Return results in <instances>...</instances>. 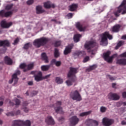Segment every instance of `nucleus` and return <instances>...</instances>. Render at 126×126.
Masks as SVG:
<instances>
[{
  "label": "nucleus",
  "mask_w": 126,
  "mask_h": 126,
  "mask_svg": "<svg viewBox=\"0 0 126 126\" xmlns=\"http://www.w3.org/2000/svg\"><path fill=\"white\" fill-rule=\"evenodd\" d=\"M77 72V69L75 68H70V71L68 73V77H71L72 79L66 81V84L67 86H71L73 83L76 82V77H75V73Z\"/></svg>",
  "instance_id": "obj_1"
},
{
  "label": "nucleus",
  "mask_w": 126,
  "mask_h": 126,
  "mask_svg": "<svg viewBox=\"0 0 126 126\" xmlns=\"http://www.w3.org/2000/svg\"><path fill=\"white\" fill-rule=\"evenodd\" d=\"M107 37L110 40L113 38L112 36L109 34L108 32H105L100 35V44L104 46H106L108 44Z\"/></svg>",
  "instance_id": "obj_2"
},
{
  "label": "nucleus",
  "mask_w": 126,
  "mask_h": 126,
  "mask_svg": "<svg viewBox=\"0 0 126 126\" xmlns=\"http://www.w3.org/2000/svg\"><path fill=\"white\" fill-rule=\"evenodd\" d=\"M96 43L94 40H91L86 42L84 45V47L88 52H91V54L94 55L95 53L96 49L93 50L92 48L96 46Z\"/></svg>",
  "instance_id": "obj_3"
},
{
  "label": "nucleus",
  "mask_w": 126,
  "mask_h": 126,
  "mask_svg": "<svg viewBox=\"0 0 126 126\" xmlns=\"http://www.w3.org/2000/svg\"><path fill=\"white\" fill-rule=\"evenodd\" d=\"M48 39L45 37L36 39L33 42V45L36 47H40L48 42Z\"/></svg>",
  "instance_id": "obj_4"
},
{
  "label": "nucleus",
  "mask_w": 126,
  "mask_h": 126,
  "mask_svg": "<svg viewBox=\"0 0 126 126\" xmlns=\"http://www.w3.org/2000/svg\"><path fill=\"white\" fill-rule=\"evenodd\" d=\"M126 3V0H124L121 5L118 7V10L115 12V15L116 16H119V13L122 12V14L126 13V6L125 4Z\"/></svg>",
  "instance_id": "obj_5"
},
{
  "label": "nucleus",
  "mask_w": 126,
  "mask_h": 126,
  "mask_svg": "<svg viewBox=\"0 0 126 126\" xmlns=\"http://www.w3.org/2000/svg\"><path fill=\"white\" fill-rule=\"evenodd\" d=\"M111 54V52L110 51H107L103 54V58L109 63H112L113 60L114 59V58H116L117 57V54H114L112 56H110V55Z\"/></svg>",
  "instance_id": "obj_6"
},
{
  "label": "nucleus",
  "mask_w": 126,
  "mask_h": 126,
  "mask_svg": "<svg viewBox=\"0 0 126 126\" xmlns=\"http://www.w3.org/2000/svg\"><path fill=\"white\" fill-rule=\"evenodd\" d=\"M70 97L72 99L77 101H80L82 100L80 94H79L78 91L76 90L71 93Z\"/></svg>",
  "instance_id": "obj_7"
},
{
  "label": "nucleus",
  "mask_w": 126,
  "mask_h": 126,
  "mask_svg": "<svg viewBox=\"0 0 126 126\" xmlns=\"http://www.w3.org/2000/svg\"><path fill=\"white\" fill-rule=\"evenodd\" d=\"M114 121L112 119L105 117L102 120V124L104 126H111Z\"/></svg>",
  "instance_id": "obj_8"
},
{
  "label": "nucleus",
  "mask_w": 126,
  "mask_h": 126,
  "mask_svg": "<svg viewBox=\"0 0 126 126\" xmlns=\"http://www.w3.org/2000/svg\"><path fill=\"white\" fill-rule=\"evenodd\" d=\"M87 126H98V123L97 121L93 119H88L85 122Z\"/></svg>",
  "instance_id": "obj_9"
},
{
  "label": "nucleus",
  "mask_w": 126,
  "mask_h": 126,
  "mask_svg": "<svg viewBox=\"0 0 126 126\" xmlns=\"http://www.w3.org/2000/svg\"><path fill=\"white\" fill-rule=\"evenodd\" d=\"M62 105L61 101H57L55 104V107H54V109L56 113H63V108L60 107Z\"/></svg>",
  "instance_id": "obj_10"
},
{
  "label": "nucleus",
  "mask_w": 126,
  "mask_h": 126,
  "mask_svg": "<svg viewBox=\"0 0 126 126\" xmlns=\"http://www.w3.org/2000/svg\"><path fill=\"white\" fill-rule=\"evenodd\" d=\"M120 96L117 94L110 93L108 98L110 100L117 101L120 99Z\"/></svg>",
  "instance_id": "obj_11"
},
{
  "label": "nucleus",
  "mask_w": 126,
  "mask_h": 126,
  "mask_svg": "<svg viewBox=\"0 0 126 126\" xmlns=\"http://www.w3.org/2000/svg\"><path fill=\"white\" fill-rule=\"evenodd\" d=\"M21 74V72L19 70H17L16 73L12 75V79L11 81H9V83H12L13 81H15V83H17L18 81V78L17 75H19Z\"/></svg>",
  "instance_id": "obj_12"
},
{
  "label": "nucleus",
  "mask_w": 126,
  "mask_h": 126,
  "mask_svg": "<svg viewBox=\"0 0 126 126\" xmlns=\"http://www.w3.org/2000/svg\"><path fill=\"white\" fill-rule=\"evenodd\" d=\"M13 14V11H6L5 10H1L0 11V16L2 17H11Z\"/></svg>",
  "instance_id": "obj_13"
},
{
  "label": "nucleus",
  "mask_w": 126,
  "mask_h": 126,
  "mask_svg": "<svg viewBox=\"0 0 126 126\" xmlns=\"http://www.w3.org/2000/svg\"><path fill=\"white\" fill-rule=\"evenodd\" d=\"M24 121L21 120H14L12 122V126H24Z\"/></svg>",
  "instance_id": "obj_14"
},
{
  "label": "nucleus",
  "mask_w": 126,
  "mask_h": 126,
  "mask_svg": "<svg viewBox=\"0 0 126 126\" xmlns=\"http://www.w3.org/2000/svg\"><path fill=\"white\" fill-rule=\"evenodd\" d=\"M34 80L35 81H37V82L43 80V76L42 72H38L37 74L34 76Z\"/></svg>",
  "instance_id": "obj_15"
},
{
  "label": "nucleus",
  "mask_w": 126,
  "mask_h": 126,
  "mask_svg": "<svg viewBox=\"0 0 126 126\" xmlns=\"http://www.w3.org/2000/svg\"><path fill=\"white\" fill-rule=\"evenodd\" d=\"M12 25V22L7 23L5 20L2 21L0 23L1 27L3 28H9Z\"/></svg>",
  "instance_id": "obj_16"
},
{
  "label": "nucleus",
  "mask_w": 126,
  "mask_h": 126,
  "mask_svg": "<svg viewBox=\"0 0 126 126\" xmlns=\"http://www.w3.org/2000/svg\"><path fill=\"white\" fill-rule=\"evenodd\" d=\"M76 27L80 32H84L86 30V27L83 26L81 22H77L76 23Z\"/></svg>",
  "instance_id": "obj_17"
},
{
  "label": "nucleus",
  "mask_w": 126,
  "mask_h": 126,
  "mask_svg": "<svg viewBox=\"0 0 126 126\" xmlns=\"http://www.w3.org/2000/svg\"><path fill=\"white\" fill-rule=\"evenodd\" d=\"M79 121V119L77 118V117L75 116H73L70 119V122L71 123V125L72 126H75L77 125Z\"/></svg>",
  "instance_id": "obj_18"
},
{
  "label": "nucleus",
  "mask_w": 126,
  "mask_h": 126,
  "mask_svg": "<svg viewBox=\"0 0 126 126\" xmlns=\"http://www.w3.org/2000/svg\"><path fill=\"white\" fill-rule=\"evenodd\" d=\"M45 122L48 125L55 124V121L52 116H48L45 119Z\"/></svg>",
  "instance_id": "obj_19"
},
{
  "label": "nucleus",
  "mask_w": 126,
  "mask_h": 126,
  "mask_svg": "<svg viewBox=\"0 0 126 126\" xmlns=\"http://www.w3.org/2000/svg\"><path fill=\"white\" fill-rule=\"evenodd\" d=\"M44 7L45 8H50L51 7L55 8L56 5L52 3L50 1H46L44 3Z\"/></svg>",
  "instance_id": "obj_20"
},
{
  "label": "nucleus",
  "mask_w": 126,
  "mask_h": 126,
  "mask_svg": "<svg viewBox=\"0 0 126 126\" xmlns=\"http://www.w3.org/2000/svg\"><path fill=\"white\" fill-rule=\"evenodd\" d=\"M35 65L34 63L32 62L27 65V68L23 70L24 72L26 71H28V70H31V69H32Z\"/></svg>",
  "instance_id": "obj_21"
},
{
  "label": "nucleus",
  "mask_w": 126,
  "mask_h": 126,
  "mask_svg": "<svg viewBox=\"0 0 126 126\" xmlns=\"http://www.w3.org/2000/svg\"><path fill=\"white\" fill-rule=\"evenodd\" d=\"M14 102H15V105L16 106H19L21 104V101L19 99L17 98H14V99L13 100V102L11 101H9V103L10 105L14 106V103H13Z\"/></svg>",
  "instance_id": "obj_22"
},
{
  "label": "nucleus",
  "mask_w": 126,
  "mask_h": 126,
  "mask_svg": "<svg viewBox=\"0 0 126 126\" xmlns=\"http://www.w3.org/2000/svg\"><path fill=\"white\" fill-rule=\"evenodd\" d=\"M116 63L118 64H122L123 65H126V59H118L116 61Z\"/></svg>",
  "instance_id": "obj_23"
},
{
  "label": "nucleus",
  "mask_w": 126,
  "mask_h": 126,
  "mask_svg": "<svg viewBox=\"0 0 126 126\" xmlns=\"http://www.w3.org/2000/svg\"><path fill=\"white\" fill-rule=\"evenodd\" d=\"M71 49H72V46L69 45L67 46L64 51V54L67 55L70 53V52H71Z\"/></svg>",
  "instance_id": "obj_24"
},
{
  "label": "nucleus",
  "mask_w": 126,
  "mask_h": 126,
  "mask_svg": "<svg viewBox=\"0 0 126 126\" xmlns=\"http://www.w3.org/2000/svg\"><path fill=\"white\" fill-rule=\"evenodd\" d=\"M10 45V42L8 40L0 41V46H9Z\"/></svg>",
  "instance_id": "obj_25"
},
{
  "label": "nucleus",
  "mask_w": 126,
  "mask_h": 126,
  "mask_svg": "<svg viewBox=\"0 0 126 126\" xmlns=\"http://www.w3.org/2000/svg\"><path fill=\"white\" fill-rule=\"evenodd\" d=\"M51 65H43L41 66V69L42 71H48V69H50Z\"/></svg>",
  "instance_id": "obj_26"
},
{
  "label": "nucleus",
  "mask_w": 126,
  "mask_h": 126,
  "mask_svg": "<svg viewBox=\"0 0 126 126\" xmlns=\"http://www.w3.org/2000/svg\"><path fill=\"white\" fill-rule=\"evenodd\" d=\"M4 62L7 64L11 65L12 64V60L8 57H5L4 58Z\"/></svg>",
  "instance_id": "obj_27"
},
{
  "label": "nucleus",
  "mask_w": 126,
  "mask_h": 126,
  "mask_svg": "<svg viewBox=\"0 0 126 126\" xmlns=\"http://www.w3.org/2000/svg\"><path fill=\"white\" fill-rule=\"evenodd\" d=\"M36 13L38 14L43 13L45 10L42 9V6L39 5L36 6Z\"/></svg>",
  "instance_id": "obj_28"
},
{
  "label": "nucleus",
  "mask_w": 126,
  "mask_h": 126,
  "mask_svg": "<svg viewBox=\"0 0 126 126\" xmlns=\"http://www.w3.org/2000/svg\"><path fill=\"white\" fill-rule=\"evenodd\" d=\"M51 63H54L56 66H61L62 62L61 61H57L56 59H53L51 61Z\"/></svg>",
  "instance_id": "obj_29"
},
{
  "label": "nucleus",
  "mask_w": 126,
  "mask_h": 126,
  "mask_svg": "<svg viewBox=\"0 0 126 126\" xmlns=\"http://www.w3.org/2000/svg\"><path fill=\"white\" fill-rule=\"evenodd\" d=\"M41 58L46 63H49V60L48 59V57H47L46 53H42L41 55Z\"/></svg>",
  "instance_id": "obj_30"
},
{
  "label": "nucleus",
  "mask_w": 126,
  "mask_h": 126,
  "mask_svg": "<svg viewBox=\"0 0 126 126\" xmlns=\"http://www.w3.org/2000/svg\"><path fill=\"white\" fill-rule=\"evenodd\" d=\"M120 26L119 25H116L112 28V32H118L120 28Z\"/></svg>",
  "instance_id": "obj_31"
},
{
  "label": "nucleus",
  "mask_w": 126,
  "mask_h": 126,
  "mask_svg": "<svg viewBox=\"0 0 126 126\" xmlns=\"http://www.w3.org/2000/svg\"><path fill=\"white\" fill-rule=\"evenodd\" d=\"M55 82H56L57 84H62V83L63 82V80L60 77H57L55 78Z\"/></svg>",
  "instance_id": "obj_32"
},
{
  "label": "nucleus",
  "mask_w": 126,
  "mask_h": 126,
  "mask_svg": "<svg viewBox=\"0 0 126 126\" xmlns=\"http://www.w3.org/2000/svg\"><path fill=\"white\" fill-rule=\"evenodd\" d=\"M77 8V5L76 4H72L69 6V10L71 11H73Z\"/></svg>",
  "instance_id": "obj_33"
},
{
  "label": "nucleus",
  "mask_w": 126,
  "mask_h": 126,
  "mask_svg": "<svg viewBox=\"0 0 126 126\" xmlns=\"http://www.w3.org/2000/svg\"><path fill=\"white\" fill-rule=\"evenodd\" d=\"M81 37V35L79 34H77L74 36V41L75 42H77L79 41L80 38Z\"/></svg>",
  "instance_id": "obj_34"
},
{
  "label": "nucleus",
  "mask_w": 126,
  "mask_h": 126,
  "mask_svg": "<svg viewBox=\"0 0 126 126\" xmlns=\"http://www.w3.org/2000/svg\"><path fill=\"white\" fill-rule=\"evenodd\" d=\"M91 113V111H89L81 113L79 114V116H80V117H83L84 116H87L90 115Z\"/></svg>",
  "instance_id": "obj_35"
},
{
  "label": "nucleus",
  "mask_w": 126,
  "mask_h": 126,
  "mask_svg": "<svg viewBox=\"0 0 126 126\" xmlns=\"http://www.w3.org/2000/svg\"><path fill=\"white\" fill-rule=\"evenodd\" d=\"M19 67L22 69H27V65L26 63H22L20 64Z\"/></svg>",
  "instance_id": "obj_36"
},
{
  "label": "nucleus",
  "mask_w": 126,
  "mask_h": 126,
  "mask_svg": "<svg viewBox=\"0 0 126 126\" xmlns=\"http://www.w3.org/2000/svg\"><path fill=\"white\" fill-rule=\"evenodd\" d=\"M23 126H31V122L30 120L24 121Z\"/></svg>",
  "instance_id": "obj_37"
},
{
  "label": "nucleus",
  "mask_w": 126,
  "mask_h": 126,
  "mask_svg": "<svg viewBox=\"0 0 126 126\" xmlns=\"http://www.w3.org/2000/svg\"><path fill=\"white\" fill-rule=\"evenodd\" d=\"M86 53L84 51L78 52L76 54H75V56H77V57H79V56H83L85 55Z\"/></svg>",
  "instance_id": "obj_38"
},
{
  "label": "nucleus",
  "mask_w": 126,
  "mask_h": 126,
  "mask_svg": "<svg viewBox=\"0 0 126 126\" xmlns=\"http://www.w3.org/2000/svg\"><path fill=\"white\" fill-rule=\"evenodd\" d=\"M124 44V41H119V43H118L117 45L115 47V49H118L120 46L123 45Z\"/></svg>",
  "instance_id": "obj_39"
},
{
  "label": "nucleus",
  "mask_w": 126,
  "mask_h": 126,
  "mask_svg": "<svg viewBox=\"0 0 126 126\" xmlns=\"http://www.w3.org/2000/svg\"><path fill=\"white\" fill-rule=\"evenodd\" d=\"M54 56L55 58H58L60 56V53L59 52V50L58 49H55Z\"/></svg>",
  "instance_id": "obj_40"
},
{
  "label": "nucleus",
  "mask_w": 126,
  "mask_h": 126,
  "mask_svg": "<svg viewBox=\"0 0 126 126\" xmlns=\"http://www.w3.org/2000/svg\"><path fill=\"white\" fill-rule=\"evenodd\" d=\"M107 110V108L104 106H101L100 108V111L101 113H105Z\"/></svg>",
  "instance_id": "obj_41"
},
{
  "label": "nucleus",
  "mask_w": 126,
  "mask_h": 126,
  "mask_svg": "<svg viewBox=\"0 0 126 126\" xmlns=\"http://www.w3.org/2000/svg\"><path fill=\"white\" fill-rule=\"evenodd\" d=\"M22 109L26 113H28L29 112V108L28 107H27L26 106H25V104H23V107L22 108Z\"/></svg>",
  "instance_id": "obj_42"
},
{
  "label": "nucleus",
  "mask_w": 126,
  "mask_h": 126,
  "mask_svg": "<svg viewBox=\"0 0 126 126\" xmlns=\"http://www.w3.org/2000/svg\"><path fill=\"white\" fill-rule=\"evenodd\" d=\"M106 78L110 79V80H115V79L116 78V77H112L111 75H108V74L106 75Z\"/></svg>",
  "instance_id": "obj_43"
},
{
  "label": "nucleus",
  "mask_w": 126,
  "mask_h": 126,
  "mask_svg": "<svg viewBox=\"0 0 126 126\" xmlns=\"http://www.w3.org/2000/svg\"><path fill=\"white\" fill-rule=\"evenodd\" d=\"M30 47H32V44L30 43H29L25 44L24 48L26 49H28Z\"/></svg>",
  "instance_id": "obj_44"
},
{
  "label": "nucleus",
  "mask_w": 126,
  "mask_h": 126,
  "mask_svg": "<svg viewBox=\"0 0 126 126\" xmlns=\"http://www.w3.org/2000/svg\"><path fill=\"white\" fill-rule=\"evenodd\" d=\"M96 67H97V66L96 65H93L92 66H91L88 69H89V71L93 70V69H95V68H96Z\"/></svg>",
  "instance_id": "obj_45"
},
{
  "label": "nucleus",
  "mask_w": 126,
  "mask_h": 126,
  "mask_svg": "<svg viewBox=\"0 0 126 126\" xmlns=\"http://www.w3.org/2000/svg\"><path fill=\"white\" fill-rule=\"evenodd\" d=\"M34 2V0H28L27 1V4L28 5H31L32 4H33Z\"/></svg>",
  "instance_id": "obj_46"
},
{
  "label": "nucleus",
  "mask_w": 126,
  "mask_h": 126,
  "mask_svg": "<svg viewBox=\"0 0 126 126\" xmlns=\"http://www.w3.org/2000/svg\"><path fill=\"white\" fill-rule=\"evenodd\" d=\"M13 4L8 5L6 6L5 9L10 10L12 8Z\"/></svg>",
  "instance_id": "obj_47"
},
{
  "label": "nucleus",
  "mask_w": 126,
  "mask_h": 126,
  "mask_svg": "<svg viewBox=\"0 0 126 126\" xmlns=\"http://www.w3.org/2000/svg\"><path fill=\"white\" fill-rule=\"evenodd\" d=\"M50 76H51V74L43 76V80L44 79H48V78H49Z\"/></svg>",
  "instance_id": "obj_48"
},
{
  "label": "nucleus",
  "mask_w": 126,
  "mask_h": 126,
  "mask_svg": "<svg viewBox=\"0 0 126 126\" xmlns=\"http://www.w3.org/2000/svg\"><path fill=\"white\" fill-rule=\"evenodd\" d=\"M73 16V14L72 13H69L67 15V17L68 19L72 18Z\"/></svg>",
  "instance_id": "obj_49"
},
{
  "label": "nucleus",
  "mask_w": 126,
  "mask_h": 126,
  "mask_svg": "<svg viewBox=\"0 0 126 126\" xmlns=\"http://www.w3.org/2000/svg\"><path fill=\"white\" fill-rule=\"evenodd\" d=\"M19 41V38H16V39L14 41V43H13V44H14V45H16L18 43Z\"/></svg>",
  "instance_id": "obj_50"
},
{
  "label": "nucleus",
  "mask_w": 126,
  "mask_h": 126,
  "mask_svg": "<svg viewBox=\"0 0 126 126\" xmlns=\"http://www.w3.org/2000/svg\"><path fill=\"white\" fill-rule=\"evenodd\" d=\"M121 58H126V52L120 55Z\"/></svg>",
  "instance_id": "obj_51"
},
{
  "label": "nucleus",
  "mask_w": 126,
  "mask_h": 126,
  "mask_svg": "<svg viewBox=\"0 0 126 126\" xmlns=\"http://www.w3.org/2000/svg\"><path fill=\"white\" fill-rule=\"evenodd\" d=\"M89 60V57H86V58H84L83 60V63H87V62H88Z\"/></svg>",
  "instance_id": "obj_52"
},
{
  "label": "nucleus",
  "mask_w": 126,
  "mask_h": 126,
  "mask_svg": "<svg viewBox=\"0 0 126 126\" xmlns=\"http://www.w3.org/2000/svg\"><path fill=\"white\" fill-rule=\"evenodd\" d=\"M112 86L113 88H114V89H117L118 86H117V85L116 84V83H112Z\"/></svg>",
  "instance_id": "obj_53"
},
{
  "label": "nucleus",
  "mask_w": 126,
  "mask_h": 126,
  "mask_svg": "<svg viewBox=\"0 0 126 126\" xmlns=\"http://www.w3.org/2000/svg\"><path fill=\"white\" fill-rule=\"evenodd\" d=\"M60 45H61V42L60 41H57L56 42H55V46L56 47L59 46Z\"/></svg>",
  "instance_id": "obj_54"
},
{
  "label": "nucleus",
  "mask_w": 126,
  "mask_h": 126,
  "mask_svg": "<svg viewBox=\"0 0 126 126\" xmlns=\"http://www.w3.org/2000/svg\"><path fill=\"white\" fill-rule=\"evenodd\" d=\"M21 114V111L20 110H17L15 112V115H20Z\"/></svg>",
  "instance_id": "obj_55"
},
{
  "label": "nucleus",
  "mask_w": 126,
  "mask_h": 126,
  "mask_svg": "<svg viewBox=\"0 0 126 126\" xmlns=\"http://www.w3.org/2000/svg\"><path fill=\"white\" fill-rule=\"evenodd\" d=\"M30 93H31L30 91H27L26 92V93H25V95H26V96H30Z\"/></svg>",
  "instance_id": "obj_56"
},
{
  "label": "nucleus",
  "mask_w": 126,
  "mask_h": 126,
  "mask_svg": "<svg viewBox=\"0 0 126 126\" xmlns=\"http://www.w3.org/2000/svg\"><path fill=\"white\" fill-rule=\"evenodd\" d=\"M122 96L123 98H126V92L123 93Z\"/></svg>",
  "instance_id": "obj_57"
},
{
  "label": "nucleus",
  "mask_w": 126,
  "mask_h": 126,
  "mask_svg": "<svg viewBox=\"0 0 126 126\" xmlns=\"http://www.w3.org/2000/svg\"><path fill=\"white\" fill-rule=\"evenodd\" d=\"M121 124L122 126H125L126 125V122L125 121H122L121 122Z\"/></svg>",
  "instance_id": "obj_58"
},
{
  "label": "nucleus",
  "mask_w": 126,
  "mask_h": 126,
  "mask_svg": "<svg viewBox=\"0 0 126 126\" xmlns=\"http://www.w3.org/2000/svg\"><path fill=\"white\" fill-rule=\"evenodd\" d=\"M28 85H33V82L32 81H30L28 83Z\"/></svg>",
  "instance_id": "obj_59"
},
{
  "label": "nucleus",
  "mask_w": 126,
  "mask_h": 126,
  "mask_svg": "<svg viewBox=\"0 0 126 126\" xmlns=\"http://www.w3.org/2000/svg\"><path fill=\"white\" fill-rule=\"evenodd\" d=\"M63 120H64V119H63V117H61V118H60L59 119V122L63 121Z\"/></svg>",
  "instance_id": "obj_60"
},
{
  "label": "nucleus",
  "mask_w": 126,
  "mask_h": 126,
  "mask_svg": "<svg viewBox=\"0 0 126 126\" xmlns=\"http://www.w3.org/2000/svg\"><path fill=\"white\" fill-rule=\"evenodd\" d=\"M122 39H124V40L126 39V35H125L122 36Z\"/></svg>",
  "instance_id": "obj_61"
},
{
  "label": "nucleus",
  "mask_w": 126,
  "mask_h": 126,
  "mask_svg": "<svg viewBox=\"0 0 126 126\" xmlns=\"http://www.w3.org/2000/svg\"><path fill=\"white\" fill-rule=\"evenodd\" d=\"M3 104V102L0 101V106H2Z\"/></svg>",
  "instance_id": "obj_62"
},
{
  "label": "nucleus",
  "mask_w": 126,
  "mask_h": 126,
  "mask_svg": "<svg viewBox=\"0 0 126 126\" xmlns=\"http://www.w3.org/2000/svg\"><path fill=\"white\" fill-rule=\"evenodd\" d=\"M122 104H123V106H126V102H123Z\"/></svg>",
  "instance_id": "obj_63"
},
{
  "label": "nucleus",
  "mask_w": 126,
  "mask_h": 126,
  "mask_svg": "<svg viewBox=\"0 0 126 126\" xmlns=\"http://www.w3.org/2000/svg\"><path fill=\"white\" fill-rule=\"evenodd\" d=\"M103 11V10H102V9H99L98 10V12H102Z\"/></svg>",
  "instance_id": "obj_64"
}]
</instances>
